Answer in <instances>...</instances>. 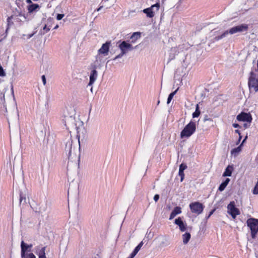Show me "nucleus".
<instances>
[{
    "label": "nucleus",
    "instance_id": "obj_1",
    "mask_svg": "<svg viewBox=\"0 0 258 258\" xmlns=\"http://www.w3.org/2000/svg\"><path fill=\"white\" fill-rule=\"evenodd\" d=\"M248 29V25L245 24H243L240 25L236 26L233 27L229 29V31L226 30L223 33H222L221 35L215 37V39L217 40H219L220 39H222L224 37H225L228 33L230 34H233L237 32H241L243 31H246Z\"/></svg>",
    "mask_w": 258,
    "mask_h": 258
},
{
    "label": "nucleus",
    "instance_id": "obj_2",
    "mask_svg": "<svg viewBox=\"0 0 258 258\" xmlns=\"http://www.w3.org/2000/svg\"><path fill=\"white\" fill-rule=\"evenodd\" d=\"M246 224L250 230L252 239H255L258 233V219L248 218L246 221Z\"/></svg>",
    "mask_w": 258,
    "mask_h": 258
},
{
    "label": "nucleus",
    "instance_id": "obj_3",
    "mask_svg": "<svg viewBox=\"0 0 258 258\" xmlns=\"http://www.w3.org/2000/svg\"><path fill=\"white\" fill-rule=\"evenodd\" d=\"M196 131V122L191 120L187 124L185 125L184 128L180 133V138H188L193 135Z\"/></svg>",
    "mask_w": 258,
    "mask_h": 258
},
{
    "label": "nucleus",
    "instance_id": "obj_4",
    "mask_svg": "<svg viewBox=\"0 0 258 258\" xmlns=\"http://www.w3.org/2000/svg\"><path fill=\"white\" fill-rule=\"evenodd\" d=\"M248 85L249 89H253L255 92L258 91V75L251 71L248 78Z\"/></svg>",
    "mask_w": 258,
    "mask_h": 258
},
{
    "label": "nucleus",
    "instance_id": "obj_5",
    "mask_svg": "<svg viewBox=\"0 0 258 258\" xmlns=\"http://www.w3.org/2000/svg\"><path fill=\"white\" fill-rule=\"evenodd\" d=\"M119 48L121 51L120 55H122L126 53L128 50H132L133 49V46L130 43H127L126 41H122L119 45ZM120 55L117 56L116 57H119Z\"/></svg>",
    "mask_w": 258,
    "mask_h": 258
},
{
    "label": "nucleus",
    "instance_id": "obj_6",
    "mask_svg": "<svg viewBox=\"0 0 258 258\" xmlns=\"http://www.w3.org/2000/svg\"><path fill=\"white\" fill-rule=\"evenodd\" d=\"M237 119L239 121H246L250 122L252 120V117L250 113L241 112L237 117Z\"/></svg>",
    "mask_w": 258,
    "mask_h": 258
},
{
    "label": "nucleus",
    "instance_id": "obj_7",
    "mask_svg": "<svg viewBox=\"0 0 258 258\" xmlns=\"http://www.w3.org/2000/svg\"><path fill=\"white\" fill-rule=\"evenodd\" d=\"M33 245L32 244H28L24 242V241H22L21 242V256L24 257L25 253H27V252H30L31 251V248Z\"/></svg>",
    "mask_w": 258,
    "mask_h": 258
},
{
    "label": "nucleus",
    "instance_id": "obj_8",
    "mask_svg": "<svg viewBox=\"0 0 258 258\" xmlns=\"http://www.w3.org/2000/svg\"><path fill=\"white\" fill-rule=\"evenodd\" d=\"M160 7V4L156 3L155 5H152L150 8L145 9L143 10V12L147 14V17L149 18H152L154 16V14L152 10L154 8H156V11H158Z\"/></svg>",
    "mask_w": 258,
    "mask_h": 258
},
{
    "label": "nucleus",
    "instance_id": "obj_9",
    "mask_svg": "<svg viewBox=\"0 0 258 258\" xmlns=\"http://www.w3.org/2000/svg\"><path fill=\"white\" fill-rule=\"evenodd\" d=\"M110 42L107 41L104 43L101 47L98 50V52L99 54H103L104 55H107L109 50V46L110 45Z\"/></svg>",
    "mask_w": 258,
    "mask_h": 258
},
{
    "label": "nucleus",
    "instance_id": "obj_10",
    "mask_svg": "<svg viewBox=\"0 0 258 258\" xmlns=\"http://www.w3.org/2000/svg\"><path fill=\"white\" fill-rule=\"evenodd\" d=\"M174 223L179 226L181 231L183 232L186 230V224L184 223L180 217L176 219L174 221Z\"/></svg>",
    "mask_w": 258,
    "mask_h": 258
},
{
    "label": "nucleus",
    "instance_id": "obj_11",
    "mask_svg": "<svg viewBox=\"0 0 258 258\" xmlns=\"http://www.w3.org/2000/svg\"><path fill=\"white\" fill-rule=\"evenodd\" d=\"M189 207L190 210H203L204 206L202 203L196 202L191 203Z\"/></svg>",
    "mask_w": 258,
    "mask_h": 258
},
{
    "label": "nucleus",
    "instance_id": "obj_12",
    "mask_svg": "<svg viewBox=\"0 0 258 258\" xmlns=\"http://www.w3.org/2000/svg\"><path fill=\"white\" fill-rule=\"evenodd\" d=\"M97 77V72L95 69L92 70L90 76L89 85H92L95 81Z\"/></svg>",
    "mask_w": 258,
    "mask_h": 258
},
{
    "label": "nucleus",
    "instance_id": "obj_13",
    "mask_svg": "<svg viewBox=\"0 0 258 258\" xmlns=\"http://www.w3.org/2000/svg\"><path fill=\"white\" fill-rule=\"evenodd\" d=\"M141 33L140 32H134L130 37L131 43H135L137 40L141 38Z\"/></svg>",
    "mask_w": 258,
    "mask_h": 258
},
{
    "label": "nucleus",
    "instance_id": "obj_14",
    "mask_svg": "<svg viewBox=\"0 0 258 258\" xmlns=\"http://www.w3.org/2000/svg\"><path fill=\"white\" fill-rule=\"evenodd\" d=\"M27 8L28 12L31 13L34 11H37L38 9H39V6L36 4H32L31 5L28 6Z\"/></svg>",
    "mask_w": 258,
    "mask_h": 258
},
{
    "label": "nucleus",
    "instance_id": "obj_15",
    "mask_svg": "<svg viewBox=\"0 0 258 258\" xmlns=\"http://www.w3.org/2000/svg\"><path fill=\"white\" fill-rule=\"evenodd\" d=\"M233 170V167L232 166L228 165L225 169V171L223 174V176H231L232 175V171Z\"/></svg>",
    "mask_w": 258,
    "mask_h": 258
},
{
    "label": "nucleus",
    "instance_id": "obj_16",
    "mask_svg": "<svg viewBox=\"0 0 258 258\" xmlns=\"http://www.w3.org/2000/svg\"><path fill=\"white\" fill-rule=\"evenodd\" d=\"M182 237L183 244H186L189 241L191 238V235L189 232H186L182 235Z\"/></svg>",
    "mask_w": 258,
    "mask_h": 258
},
{
    "label": "nucleus",
    "instance_id": "obj_17",
    "mask_svg": "<svg viewBox=\"0 0 258 258\" xmlns=\"http://www.w3.org/2000/svg\"><path fill=\"white\" fill-rule=\"evenodd\" d=\"M230 181L229 178H226L224 181L221 183L218 188V190L220 191H222L224 190L226 186L228 185Z\"/></svg>",
    "mask_w": 258,
    "mask_h": 258
},
{
    "label": "nucleus",
    "instance_id": "obj_18",
    "mask_svg": "<svg viewBox=\"0 0 258 258\" xmlns=\"http://www.w3.org/2000/svg\"><path fill=\"white\" fill-rule=\"evenodd\" d=\"M45 249L46 247H43L41 248L38 253H37L38 255L39 258H46L45 255Z\"/></svg>",
    "mask_w": 258,
    "mask_h": 258
},
{
    "label": "nucleus",
    "instance_id": "obj_19",
    "mask_svg": "<svg viewBox=\"0 0 258 258\" xmlns=\"http://www.w3.org/2000/svg\"><path fill=\"white\" fill-rule=\"evenodd\" d=\"M15 17L13 15L11 16V17H9L7 19V28L6 29V32L9 29L11 26H12L13 24V22H12V20L14 19Z\"/></svg>",
    "mask_w": 258,
    "mask_h": 258
},
{
    "label": "nucleus",
    "instance_id": "obj_20",
    "mask_svg": "<svg viewBox=\"0 0 258 258\" xmlns=\"http://www.w3.org/2000/svg\"><path fill=\"white\" fill-rule=\"evenodd\" d=\"M227 213L228 214L231 216L233 219L236 218L237 215H238L240 214V211H227Z\"/></svg>",
    "mask_w": 258,
    "mask_h": 258
},
{
    "label": "nucleus",
    "instance_id": "obj_21",
    "mask_svg": "<svg viewBox=\"0 0 258 258\" xmlns=\"http://www.w3.org/2000/svg\"><path fill=\"white\" fill-rule=\"evenodd\" d=\"M201 111L199 109V104H197L195 111L192 113V116L193 118L198 117L200 116Z\"/></svg>",
    "mask_w": 258,
    "mask_h": 258
},
{
    "label": "nucleus",
    "instance_id": "obj_22",
    "mask_svg": "<svg viewBox=\"0 0 258 258\" xmlns=\"http://www.w3.org/2000/svg\"><path fill=\"white\" fill-rule=\"evenodd\" d=\"M178 89L179 88H178L176 90H175L174 92L171 93L169 95L168 99H167V104H169L170 103V102H171V100L173 99V96L175 95V94L176 93V92L178 90Z\"/></svg>",
    "mask_w": 258,
    "mask_h": 258
},
{
    "label": "nucleus",
    "instance_id": "obj_23",
    "mask_svg": "<svg viewBox=\"0 0 258 258\" xmlns=\"http://www.w3.org/2000/svg\"><path fill=\"white\" fill-rule=\"evenodd\" d=\"M227 210H238L235 208V204L234 201L230 202L227 206Z\"/></svg>",
    "mask_w": 258,
    "mask_h": 258
},
{
    "label": "nucleus",
    "instance_id": "obj_24",
    "mask_svg": "<svg viewBox=\"0 0 258 258\" xmlns=\"http://www.w3.org/2000/svg\"><path fill=\"white\" fill-rule=\"evenodd\" d=\"M182 211H172L171 213L169 219L171 220L173 219L177 214H180Z\"/></svg>",
    "mask_w": 258,
    "mask_h": 258
},
{
    "label": "nucleus",
    "instance_id": "obj_25",
    "mask_svg": "<svg viewBox=\"0 0 258 258\" xmlns=\"http://www.w3.org/2000/svg\"><path fill=\"white\" fill-rule=\"evenodd\" d=\"M143 242L141 241L134 249V250H135L136 252H138L141 249L142 246L143 245Z\"/></svg>",
    "mask_w": 258,
    "mask_h": 258
},
{
    "label": "nucleus",
    "instance_id": "obj_26",
    "mask_svg": "<svg viewBox=\"0 0 258 258\" xmlns=\"http://www.w3.org/2000/svg\"><path fill=\"white\" fill-rule=\"evenodd\" d=\"M21 258H36V256L33 253H25V256Z\"/></svg>",
    "mask_w": 258,
    "mask_h": 258
},
{
    "label": "nucleus",
    "instance_id": "obj_27",
    "mask_svg": "<svg viewBox=\"0 0 258 258\" xmlns=\"http://www.w3.org/2000/svg\"><path fill=\"white\" fill-rule=\"evenodd\" d=\"M241 145H240L239 146L237 147V148H235L234 149H233L232 151H231V153L233 154V153H239V152L241 151Z\"/></svg>",
    "mask_w": 258,
    "mask_h": 258
},
{
    "label": "nucleus",
    "instance_id": "obj_28",
    "mask_svg": "<svg viewBox=\"0 0 258 258\" xmlns=\"http://www.w3.org/2000/svg\"><path fill=\"white\" fill-rule=\"evenodd\" d=\"M178 175L180 177V181L182 182L184 178V171L179 170Z\"/></svg>",
    "mask_w": 258,
    "mask_h": 258
},
{
    "label": "nucleus",
    "instance_id": "obj_29",
    "mask_svg": "<svg viewBox=\"0 0 258 258\" xmlns=\"http://www.w3.org/2000/svg\"><path fill=\"white\" fill-rule=\"evenodd\" d=\"M187 167V165L185 164L182 163L179 166V170L184 171Z\"/></svg>",
    "mask_w": 258,
    "mask_h": 258
},
{
    "label": "nucleus",
    "instance_id": "obj_30",
    "mask_svg": "<svg viewBox=\"0 0 258 258\" xmlns=\"http://www.w3.org/2000/svg\"><path fill=\"white\" fill-rule=\"evenodd\" d=\"M6 76V74L5 72L3 67L0 64V76L1 77H5Z\"/></svg>",
    "mask_w": 258,
    "mask_h": 258
},
{
    "label": "nucleus",
    "instance_id": "obj_31",
    "mask_svg": "<svg viewBox=\"0 0 258 258\" xmlns=\"http://www.w3.org/2000/svg\"><path fill=\"white\" fill-rule=\"evenodd\" d=\"M252 192L254 195L258 194V181L253 189Z\"/></svg>",
    "mask_w": 258,
    "mask_h": 258
},
{
    "label": "nucleus",
    "instance_id": "obj_32",
    "mask_svg": "<svg viewBox=\"0 0 258 258\" xmlns=\"http://www.w3.org/2000/svg\"><path fill=\"white\" fill-rule=\"evenodd\" d=\"M23 200H24V201H25V200H26L25 196L22 192H21L20 194V203L22 202V201Z\"/></svg>",
    "mask_w": 258,
    "mask_h": 258
},
{
    "label": "nucleus",
    "instance_id": "obj_33",
    "mask_svg": "<svg viewBox=\"0 0 258 258\" xmlns=\"http://www.w3.org/2000/svg\"><path fill=\"white\" fill-rule=\"evenodd\" d=\"M64 16V14H58L57 15L56 19L57 20H60L63 18Z\"/></svg>",
    "mask_w": 258,
    "mask_h": 258
},
{
    "label": "nucleus",
    "instance_id": "obj_34",
    "mask_svg": "<svg viewBox=\"0 0 258 258\" xmlns=\"http://www.w3.org/2000/svg\"><path fill=\"white\" fill-rule=\"evenodd\" d=\"M43 30L45 31L44 33L48 32L50 30V28L47 27V25H45L43 28Z\"/></svg>",
    "mask_w": 258,
    "mask_h": 258
},
{
    "label": "nucleus",
    "instance_id": "obj_35",
    "mask_svg": "<svg viewBox=\"0 0 258 258\" xmlns=\"http://www.w3.org/2000/svg\"><path fill=\"white\" fill-rule=\"evenodd\" d=\"M137 254V252H136L135 250H134V251L131 253V254H130V255L129 256V257H130V258H134Z\"/></svg>",
    "mask_w": 258,
    "mask_h": 258
},
{
    "label": "nucleus",
    "instance_id": "obj_36",
    "mask_svg": "<svg viewBox=\"0 0 258 258\" xmlns=\"http://www.w3.org/2000/svg\"><path fill=\"white\" fill-rule=\"evenodd\" d=\"M159 199V196L157 194L155 195L154 197V200L155 202H157Z\"/></svg>",
    "mask_w": 258,
    "mask_h": 258
},
{
    "label": "nucleus",
    "instance_id": "obj_37",
    "mask_svg": "<svg viewBox=\"0 0 258 258\" xmlns=\"http://www.w3.org/2000/svg\"><path fill=\"white\" fill-rule=\"evenodd\" d=\"M42 80L43 84L45 85L46 83V78H45V77L44 75H43L42 76Z\"/></svg>",
    "mask_w": 258,
    "mask_h": 258
},
{
    "label": "nucleus",
    "instance_id": "obj_38",
    "mask_svg": "<svg viewBox=\"0 0 258 258\" xmlns=\"http://www.w3.org/2000/svg\"><path fill=\"white\" fill-rule=\"evenodd\" d=\"M215 211H211L208 216L206 217V219H208L214 213Z\"/></svg>",
    "mask_w": 258,
    "mask_h": 258
},
{
    "label": "nucleus",
    "instance_id": "obj_39",
    "mask_svg": "<svg viewBox=\"0 0 258 258\" xmlns=\"http://www.w3.org/2000/svg\"><path fill=\"white\" fill-rule=\"evenodd\" d=\"M193 212L197 214L198 215L199 214H200L203 211H198V210H196V211H192Z\"/></svg>",
    "mask_w": 258,
    "mask_h": 258
},
{
    "label": "nucleus",
    "instance_id": "obj_40",
    "mask_svg": "<svg viewBox=\"0 0 258 258\" xmlns=\"http://www.w3.org/2000/svg\"><path fill=\"white\" fill-rule=\"evenodd\" d=\"M233 126L235 128H237V127H239L240 125L238 124L235 123L233 124Z\"/></svg>",
    "mask_w": 258,
    "mask_h": 258
},
{
    "label": "nucleus",
    "instance_id": "obj_41",
    "mask_svg": "<svg viewBox=\"0 0 258 258\" xmlns=\"http://www.w3.org/2000/svg\"><path fill=\"white\" fill-rule=\"evenodd\" d=\"M235 132L237 134H238V135H241V133H240V132L238 130H236L235 131Z\"/></svg>",
    "mask_w": 258,
    "mask_h": 258
},
{
    "label": "nucleus",
    "instance_id": "obj_42",
    "mask_svg": "<svg viewBox=\"0 0 258 258\" xmlns=\"http://www.w3.org/2000/svg\"><path fill=\"white\" fill-rule=\"evenodd\" d=\"M102 8H103V6H100L99 8H98L97 9V11H99Z\"/></svg>",
    "mask_w": 258,
    "mask_h": 258
},
{
    "label": "nucleus",
    "instance_id": "obj_43",
    "mask_svg": "<svg viewBox=\"0 0 258 258\" xmlns=\"http://www.w3.org/2000/svg\"><path fill=\"white\" fill-rule=\"evenodd\" d=\"M174 210H180V207H176Z\"/></svg>",
    "mask_w": 258,
    "mask_h": 258
},
{
    "label": "nucleus",
    "instance_id": "obj_44",
    "mask_svg": "<svg viewBox=\"0 0 258 258\" xmlns=\"http://www.w3.org/2000/svg\"><path fill=\"white\" fill-rule=\"evenodd\" d=\"M242 138V136L240 135H239V141H240L241 140Z\"/></svg>",
    "mask_w": 258,
    "mask_h": 258
},
{
    "label": "nucleus",
    "instance_id": "obj_45",
    "mask_svg": "<svg viewBox=\"0 0 258 258\" xmlns=\"http://www.w3.org/2000/svg\"><path fill=\"white\" fill-rule=\"evenodd\" d=\"M58 28V25H56L54 27V29H57Z\"/></svg>",
    "mask_w": 258,
    "mask_h": 258
},
{
    "label": "nucleus",
    "instance_id": "obj_46",
    "mask_svg": "<svg viewBox=\"0 0 258 258\" xmlns=\"http://www.w3.org/2000/svg\"><path fill=\"white\" fill-rule=\"evenodd\" d=\"M27 3H32V2L31 0H27Z\"/></svg>",
    "mask_w": 258,
    "mask_h": 258
},
{
    "label": "nucleus",
    "instance_id": "obj_47",
    "mask_svg": "<svg viewBox=\"0 0 258 258\" xmlns=\"http://www.w3.org/2000/svg\"><path fill=\"white\" fill-rule=\"evenodd\" d=\"M256 160L258 161V154H257V157H256Z\"/></svg>",
    "mask_w": 258,
    "mask_h": 258
},
{
    "label": "nucleus",
    "instance_id": "obj_48",
    "mask_svg": "<svg viewBox=\"0 0 258 258\" xmlns=\"http://www.w3.org/2000/svg\"><path fill=\"white\" fill-rule=\"evenodd\" d=\"M257 71H258V60H257Z\"/></svg>",
    "mask_w": 258,
    "mask_h": 258
},
{
    "label": "nucleus",
    "instance_id": "obj_49",
    "mask_svg": "<svg viewBox=\"0 0 258 258\" xmlns=\"http://www.w3.org/2000/svg\"><path fill=\"white\" fill-rule=\"evenodd\" d=\"M208 120V118H206V119H205V120Z\"/></svg>",
    "mask_w": 258,
    "mask_h": 258
},
{
    "label": "nucleus",
    "instance_id": "obj_50",
    "mask_svg": "<svg viewBox=\"0 0 258 258\" xmlns=\"http://www.w3.org/2000/svg\"><path fill=\"white\" fill-rule=\"evenodd\" d=\"M208 120V118H206V119H205V120Z\"/></svg>",
    "mask_w": 258,
    "mask_h": 258
},
{
    "label": "nucleus",
    "instance_id": "obj_51",
    "mask_svg": "<svg viewBox=\"0 0 258 258\" xmlns=\"http://www.w3.org/2000/svg\"><path fill=\"white\" fill-rule=\"evenodd\" d=\"M1 82H2V80H1V79H0V83H1Z\"/></svg>",
    "mask_w": 258,
    "mask_h": 258
}]
</instances>
